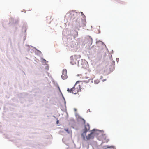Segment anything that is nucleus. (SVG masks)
<instances>
[{
	"label": "nucleus",
	"mask_w": 149,
	"mask_h": 149,
	"mask_svg": "<svg viewBox=\"0 0 149 149\" xmlns=\"http://www.w3.org/2000/svg\"><path fill=\"white\" fill-rule=\"evenodd\" d=\"M90 129V126L87 124L85 125L84 128L83 130V133L81 136L83 140H88L91 139H93L94 136L96 134V131L94 129L93 130L91 133L88 136H86L87 132Z\"/></svg>",
	"instance_id": "f257e3e1"
},
{
	"label": "nucleus",
	"mask_w": 149,
	"mask_h": 149,
	"mask_svg": "<svg viewBox=\"0 0 149 149\" xmlns=\"http://www.w3.org/2000/svg\"><path fill=\"white\" fill-rule=\"evenodd\" d=\"M81 81H77L74 87L71 88V90L73 93L76 94L81 91V88H84L82 86L83 84L82 83H81Z\"/></svg>",
	"instance_id": "f03ea898"
},
{
	"label": "nucleus",
	"mask_w": 149,
	"mask_h": 149,
	"mask_svg": "<svg viewBox=\"0 0 149 149\" xmlns=\"http://www.w3.org/2000/svg\"><path fill=\"white\" fill-rule=\"evenodd\" d=\"M80 57L79 56L77 55L71 56L70 57V64L72 65H74L78 63Z\"/></svg>",
	"instance_id": "7ed1b4c3"
},
{
	"label": "nucleus",
	"mask_w": 149,
	"mask_h": 149,
	"mask_svg": "<svg viewBox=\"0 0 149 149\" xmlns=\"http://www.w3.org/2000/svg\"><path fill=\"white\" fill-rule=\"evenodd\" d=\"M80 78L83 79L82 81L86 83H88L91 80L90 75L88 74H85L81 75Z\"/></svg>",
	"instance_id": "20e7f679"
},
{
	"label": "nucleus",
	"mask_w": 149,
	"mask_h": 149,
	"mask_svg": "<svg viewBox=\"0 0 149 149\" xmlns=\"http://www.w3.org/2000/svg\"><path fill=\"white\" fill-rule=\"evenodd\" d=\"M67 71L66 69H63L62 71V74L61 76L62 78L63 79H66L68 76L67 74Z\"/></svg>",
	"instance_id": "39448f33"
},
{
	"label": "nucleus",
	"mask_w": 149,
	"mask_h": 149,
	"mask_svg": "<svg viewBox=\"0 0 149 149\" xmlns=\"http://www.w3.org/2000/svg\"><path fill=\"white\" fill-rule=\"evenodd\" d=\"M88 40L87 43L88 45H91L92 43L93 40L91 37L90 36H89L87 38Z\"/></svg>",
	"instance_id": "423d86ee"
},
{
	"label": "nucleus",
	"mask_w": 149,
	"mask_h": 149,
	"mask_svg": "<svg viewBox=\"0 0 149 149\" xmlns=\"http://www.w3.org/2000/svg\"><path fill=\"white\" fill-rule=\"evenodd\" d=\"M76 23L75 27H76L77 28L79 27H80L79 21L77 19H76Z\"/></svg>",
	"instance_id": "0eeeda50"
},
{
	"label": "nucleus",
	"mask_w": 149,
	"mask_h": 149,
	"mask_svg": "<svg viewBox=\"0 0 149 149\" xmlns=\"http://www.w3.org/2000/svg\"><path fill=\"white\" fill-rule=\"evenodd\" d=\"M64 130L68 134L71 135H72V131L71 130H68V129H65Z\"/></svg>",
	"instance_id": "6e6552de"
},
{
	"label": "nucleus",
	"mask_w": 149,
	"mask_h": 149,
	"mask_svg": "<svg viewBox=\"0 0 149 149\" xmlns=\"http://www.w3.org/2000/svg\"><path fill=\"white\" fill-rule=\"evenodd\" d=\"M103 148L104 149H106L107 148H114V146H108L107 145V146H104L103 147Z\"/></svg>",
	"instance_id": "1a4fd4ad"
},
{
	"label": "nucleus",
	"mask_w": 149,
	"mask_h": 149,
	"mask_svg": "<svg viewBox=\"0 0 149 149\" xmlns=\"http://www.w3.org/2000/svg\"><path fill=\"white\" fill-rule=\"evenodd\" d=\"M71 19H72V20L77 18L76 15H75L74 14L72 15V16L71 15Z\"/></svg>",
	"instance_id": "9d476101"
},
{
	"label": "nucleus",
	"mask_w": 149,
	"mask_h": 149,
	"mask_svg": "<svg viewBox=\"0 0 149 149\" xmlns=\"http://www.w3.org/2000/svg\"><path fill=\"white\" fill-rule=\"evenodd\" d=\"M100 82L99 80L98 79H95L94 81V83L95 84H97Z\"/></svg>",
	"instance_id": "9b49d317"
},
{
	"label": "nucleus",
	"mask_w": 149,
	"mask_h": 149,
	"mask_svg": "<svg viewBox=\"0 0 149 149\" xmlns=\"http://www.w3.org/2000/svg\"><path fill=\"white\" fill-rule=\"evenodd\" d=\"M67 91H68L69 92H70V93L72 92V91L71 90V89L70 90V89L69 88H68L67 90Z\"/></svg>",
	"instance_id": "f8f14e48"
},
{
	"label": "nucleus",
	"mask_w": 149,
	"mask_h": 149,
	"mask_svg": "<svg viewBox=\"0 0 149 149\" xmlns=\"http://www.w3.org/2000/svg\"><path fill=\"white\" fill-rule=\"evenodd\" d=\"M74 111H77V109L76 108H74Z\"/></svg>",
	"instance_id": "ddd939ff"
},
{
	"label": "nucleus",
	"mask_w": 149,
	"mask_h": 149,
	"mask_svg": "<svg viewBox=\"0 0 149 149\" xmlns=\"http://www.w3.org/2000/svg\"><path fill=\"white\" fill-rule=\"evenodd\" d=\"M71 122L72 123H74V120H71Z\"/></svg>",
	"instance_id": "4468645a"
},
{
	"label": "nucleus",
	"mask_w": 149,
	"mask_h": 149,
	"mask_svg": "<svg viewBox=\"0 0 149 149\" xmlns=\"http://www.w3.org/2000/svg\"><path fill=\"white\" fill-rule=\"evenodd\" d=\"M88 111V110L87 111ZM89 112H90V110H89Z\"/></svg>",
	"instance_id": "2eb2a0df"
},
{
	"label": "nucleus",
	"mask_w": 149,
	"mask_h": 149,
	"mask_svg": "<svg viewBox=\"0 0 149 149\" xmlns=\"http://www.w3.org/2000/svg\"><path fill=\"white\" fill-rule=\"evenodd\" d=\"M57 123H58V121H57Z\"/></svg>",
	"instance_id": "dca6fc26"
}]
</instances>
